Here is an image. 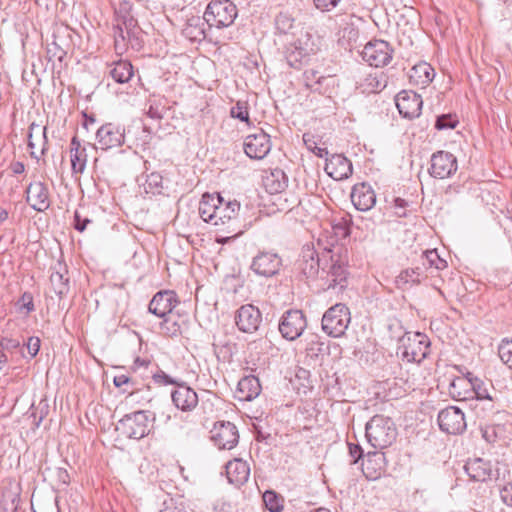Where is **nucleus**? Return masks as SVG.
I'll return each mask as SVG.
<instances>
[{
  "mask_svg": "<svg viewBox=\"0 0 512 512\" xmlns=\"http://www.w3.org/2000/svg\"><path fill=\"white\" fill-rule=\"evenodd\" d=\"M342 252L341 246H332L322 253V271L319 279L324 281L327 289L343 290L347 286V259Z\"/></svg>",
  "mask_w": 512,
  "mask_h": 512,
  "instance_id": "nucleus-1",
  "label": "nucleus"
},
{
  "mask_svg": "<svg viewBox=\"0 0 512 512\" xmlns=\"http://www.w3.org/2000/svg\"><path fill=\"white\" fill-rule=\"evenodd\" d=\"M10 169L14 174H22L25 171V165L20 161L12 162Z\"/></svg>",
  "mask_w": 512,
  "mask_h": 512,
  "instance_id": "nucleus-62",
  "label": "nucleus"
},
{
  "mask_svg": "<svg viewBox=\"0 0 512 512\" xmlns=\"http://www.w3.org/2000/svg\"><path fill=\"white\" fill-rule=\"evenodd\" d=\"M438 424L443 432L452 435L461 434L467 426L464 413L455 406H449L439 412Z\"/></svg>",
  "mask_w": 512,
  "mask_h": 512,
  "instance_id": "nucleus-11",
  "label": "nucleus"
},
{
  "mask_svg": "<svg viewBox=\"0 0 512 512\" xmlns=\"http://www.w3.org/2000/svg\"><path fill=\"white\" fill-rule=\"evenodd\" d=\"M424 275L423 269L420 267L407 268L400 272L396 277L395 283L398 289L403 291L420 284Z\"/></svg>",
  "mask_w": 512,
  "mask_h": 512,
  "instance_id": "nucleus-33",
  "label": "nucleus"
},
{
  "mask_svg": "<svg viewBox=\"0 0 512 512\" xmlns=\"http://www.w3.org/2000/svg\"><path fill=\"white\" fill-rule=\"evenodd\" d=\"M235 322L240 331L254 333L262 322V314L256 306L245 304L237 310Z\"/></svg>",
  "mask_w": 512,
  "mask_h": 512,
  "instance_id": "nucleus-17",
  "label": "nucleus"
},
{
  "mask_svg": "<svg viewBox=\"0 0 512 512\" xmlns=\"http://www.w3.org/2000/svg\"><path fill=\"white\" fill-rule=\"evenodd\" d=\"M473 378L468 373L467 377H456L449 385L450 395L457 400H467L472 397Z\"/></svg>",
  "mask_w": 512,
  "mask_h": 512,
  "instance_id": "nucleus-32",
  "label": "nucleus"
},
{
  "mask_svg": "<svg viewBox=\"0 0 512 512\" xmlns=\"http://www.w3.org/2000/svg\"><path fill=\"white\" fill-rule=\"evenodd\" d=\"M270 150V136L263 130L248 135L244 141V151L251 159H263Z\"/></svg>",
  "mask_w": 512,
  "mask_h": 512,
  "instance_id": "nucleus-18",
  "label": "nucleus"
},
{
  "mask_svg": "<svg viewBox=\"0 0 512 512\" xmlns=\"http://www.w3.org/2000/svg\"><path fill=\"white\" fill-rule=\"evenodd\" d=\"M130 381L129 377L121 374L114 377L113 382L116 387H121Z\"/></svg>",
  "mask_w": 512,
  "mask_h": 512,
  "instance_id": "nucleus-63",
  "label": "nucleus"
},
{
  "mask_svg": "<svg viewBox=\"0 0 512 512\" xmlns=\"http://www.w3.org/2000/svg\"><path fill=\"white\" fill-rule=\"evenodd\" d=\"M1 345L7 349H15L20 346V342L12 338H3L1 341Z\"/></svg>",
  "mask_w": 512,
  "mask_h": 512,
  "instance_id": "nucleus-61",
  "label": "nucleus"
},
{
  "mask_svg": "<svg viewBox=\"0 0 512 512\" xmlns=\"http://www.w3.org/2000/svg\"><path fill=\"white\" fill-rule=\"evenodd\" d=\"M26 347L31 358L35 357L40 349V339L35 336L28 338Z\"/></svg>",
  "mask_w": 512,
  "mask_h": 512,
  "instance_id": "nucleus-55",
  "label": "nucleus"
},
{
  "mask_svg": "<svg viewBox=\"0 0 512 512\" xmlns=\"http://www.w3.org/2000/svg\"><path fill=\"white\" fill-rule=\"evenodd\" d=\"M163 178L158 172H152L147 175L146 181L144 183V189L146 193H159L162 188Z\"/></svg>",
  "mask_w": 512,
  "mask_h": 512,
  "instance_id": "nucleus-46",
  "label": "nucleus"
},
{
  "mask_svg": "<svg viewBox=\"0 0 512 512\" xmlns=\"http://www.w3.org/2000/svg\"><path fill=\"white\" fill-rule=\"evenodd\" d=\"M19 309L26 310V313L34 311L33 296L30 292H24L18 301Z\"/></svg>",
  "mask_w": 512,
  "mask_h": 512,
  "instance_id": "nucleus-52",
  "label": "nucleus"
},
{
  "mask_svg": "<svg viewBox=\"0 0 512 512\" xmlns=\"http://www.w3.org/2000/svg\"><path fill=\"white\" fill-rule=\"evenodd\" d=\"M304 78H305L306 86L308 88H310L313 91L320 92V93L322 92L321 87H322L323 82L330 79V77H325V76L319 75V72L315 71L313 69L305 71Z\"/></svg>",
  "mask_w": 512,
  "mask_h": 512,
  "instance_id": "nucleus-42",
  "label": "nucleus"
},
{
  "mask_svg": "<svg viewBox=\"0 0 512 512\" xmlns=\"http://www.w3.org/2000/svg\"><path fill=\"white\" fill-rule=\"evenodd\" d=\"M307 326V320L301 310H288L286 311L278 325L281 336L288 340L294 341L298 339L304 332Z\"/></svg>",
  "mask_w": 512,
  "mask_h": 512,
  "instance_id": "nucleus-9",
  "label": "nucleus"
},
{
  "mask_svg": "<svg viewBox=\"0 0 512 512\" xmlns=\"http://www.w3.org/2000/svg\"><path fill=\"white\" fill-rule=\"evenodd\" d=\"M341 0H313L316 9L321 12H329L334 9Z\"/></svg>",
  "mask_w": 512,
  "mask_h": 512,
  "instance_id": "nucleus-54",
  "label": "nucleus"
},
{
  "mask_svg": "<svg viewBox=\"0 0 512 512\" xmlns=\"http://www.w3.org/2000/svg\"><path fill=\"white\" fill-rule=\"evenodd\" d=\"M178 304L179 300L174 291L162 290L153 296L148 305V311L159 318H165L172 314Z\"/></svg>",
  "mask_w": 512,
  "mask_h": 512,
  "instance_id": "nucleus-16",
  "label": "nucleus"
},
{
  "mask_svg": "<svg viewBox=\"0 0 512 512\" xmlns=\"http://www.w3.org/2000/svg\"><path fill=\"white\" fill-rule=\"evenodd\" d=\"M25 195L27 204L37 212H45L51 205L49 188L42 181L30 182L25 190Z\"/></svg>",
  "mask_w": 512,
  "mask_h": 512,
  "instance_id": "nucleus-12",
  "label": "nucleus"
},
{
  "mask_svg": "<svg viewBox=\"0 0 512 512\" xmlns=\"http://www.w3.org/2000/svg\"><path fill=\"white\" fill-rule=\"evenodd\" d=\"M472 395L479 401H486V408L489 410H494L496 403L499 401L497 391L491 385L488 386L477 377L473 378Z\"/></svg>",
  "mask_w": 512,
  "mask_h": 512,
  "instance_id": "nucleus-30",
  "label": "nucleus"
},
{
  "mask_svg": "<svg viewBox=\"0 0 512 512\" xmlns=\"http://www.w3.org/2000/svg\"><path fill=\"white\" fill-rule=\"evenodd\" d=\"M225 468L228 481L231 484L241 486L248 481L250 476V467L246 461L235 458L234 460L229 461Z\"/></svg>",
  "mask_w": 512,
  "mask_h": 512,
  "instance_id": "nucleus-26",
  "label": "nucleus"
},
{
  "mask_svg": "<svg viewBox=\"0 0 512 512\" xmlns=\"http://www.w3.org/2000/svg\"><path fill=\"white\" fill-rule=\"evenodd\" d=\"M111 66L109 75L117 83H127L134 75L133 66L127 60H119Z\"/></svg>",
  "mask_w": 512,
  "mask_h": 512,
  "instance_id": "nucleus-34",
  "label": "nucleus"
},
{
  "mask_svg": "<svg viewBox=\"0 0 512 512\" xmlns=\"http://www.w3.org/2000/svg\"><path fill=\"white\" fill-rule=\"evenodd\" d=\"M152 378H153V381L159 385H176L177 386V384H178L176 380H174L172 377H170L168 374H166L162 370H159L158 372L153 374Z\"/></svg>",
  "mask_w": 512,
  "mask_h": 512,
  "instance_id": "nucleus-53",
  "label": "nucleus"
},
{
  "mask_svg": "<svg viewBox=\"0 0 512 512\" xmlns=\"http://www.w3.org/2000/svg\"><path fill=\"white\" fill-rule=\"evenodd\" d=\"M173 404L184 412H190L198 405V395L186 384H177L171 393Z\"/></svg>",
  "mask_w": 512,
  "mask_h": 512,
  "instance_id": "nucleus-22",
  "label": "nucleus"
},
{
  "mask_svg": "<svg viewBox=\"0 0 512 512\" xmlns=\"http://www.w3.org/2000/svg\"><path fill=\"white\" fill-rule=\"evenodd\" d=\"M303 142L308 150L311 152L315 149H318V139L315 135L311 133L303 134Z\"/></svg>",
  "mask_w": 512,
  "mask_h": 512,
  "instance_id": "nucleus-59",
  "label": "nucleus"
},
{
  "mask_svg": "<svg viewBox=\"0 0 512 512\" xmlns=\"http://www.w3.org/2000/svg\"><path fill=\"white\" fill-rule=\"evenodd\" d=\"M350 455L354 458V463L363 457V450L361 446L357 444H349Z\"/></svg>",
  "mask_w": 512,
  "mask_h": 512,
  "instance_id": "nucleus-60",
  "label": "nucleus"
},
{
  "mask_svg": "<svg viewBox=\"0 0 512 512\" xmlns=\"http://www.w3.org/2000/svg\"><path fill=\"white\" fill-rule=\"evenodd\" d=\"M365 435L374 449H384L396 440L397 430L389 417L375 415L367 422Z\"/></svg>",
  "mask_w": 512,
  "mask_h": 512,
  "instance_id": "nucleus-3",
  "label": "nucleus"
},
{
  "mask_svg": "<svg viewBox=\"0 0 512 512\" xmlns=\"http://www.w3.org/2000/svg\"><path fill=\"white\" fill-rule=\"evenodd\" d=\"M435 77L434 68L427 62L414 65L409 72L410 82L421 88L427 87Z\"/></svg>",
  "mask_w": 512,
  "mask_h": 512,
  "instance_id": "nucleus-31",
  "label": "nucleus"
},
{
  "mask_svg": "<svg viewBox=\"0 0 512 512\" xmlns=\"http://www.w3.org/2000/svg\"><path fill=\"white\" fill-rule=\"evenodd\" d=\"M500 497L507 506L512 507V483L505 485L500 490Z\"/></svg>",
  "mask_w": 512,
  "mask_h": 512,
  "instance_id": "nucleus-58",
  "label": "nucleus"
},
{
  "mask_svg": "<svg viewBox=\"0 0 512 512\" xmlns=\"http://www.w3.org/2000/svg\"><path fill=\"white\" fill-rule=\"evenodd\" d=\"M298 267L307 279L319 278L322 271V255L319 256L312 245H305L301 251Z\"/></svg>",
  "mask_w": 512,
  "mask_h": 512,
  "instance_id": "nucleus-15",
  "label": "nucleus"
},
{
  "mask_svg": "<svg viewBox=\"0 0 512 512\" xmlns=\"http://www.w3.org/2000/svg\"><path fill=\"white\" fill-rule=\"evenodd\" d=\"M47 53L51 54V58L59 61H62L66 55V52L55 41L48 45Z\"/></svg>",
  "mask_w": 512,
  "mask_h": 512,
  "instance_id": "nucleus-57",
  "label": "nucleus"
},
{
  "mask_svg": "<svg viewBox=\"0 0 512 512\" xmlns=\"http://www.w3.org/2000/svg\"><path fill=\"white\" fill-rule=\"evenodd\" d=\"M237 13L236 5L230 0H213L204 12V20L210 27L221 29L232 25Z\"/></svg>",
  "mask_w": 512,
  "mask_h": 512,
  "instance_id": "nucleus-4",
  "label": "nucleus"
},
{
  "mask_svg": "<svg viewBox=\"0 0 512 512\" xmlns=\"http://www.w3.org/2000/svg\"><path fill=\"white\" fill-rule=\"evenodd\" d=\"M457 171L456 157L447 151H438L431 156L429 173L432 177L445 179Z\"/></svg>",
  "mask_w": 512,
  "mask_h": 512,
  "instance_id": "nucleus-14",
  "label": "nucleus"
},
{
  "mask_svg": "<svg viewBox=\"0 0 512 512\" xmlns=\"http://www.w3.org/2000/svg\"><path fill=\"white\" fill-rule=\"evenodd\" d=\"M264 185L271 194L279 193L287 187V177L282 170L276 169L266 176Z\"/></svg>",
  "mask_w": 512,
  "mask_h": 512,
  "instance_id": "nucleus-36",
  "label": "nucleus"
},
{
  "mask_svg": "<svg viewBox=\"0 0 512 512\" xmlns=\"http://www.w3.org/2000/svg\"><path fill=\"white\" fill-rule=\"evenodd\" d=\"M261 392V384L257 377L248 375L240 379L237 385L236 397L240 401H252Z\"/></svg>",
  "mask_w": 512,
  "mask_h": 512,
  "instance_id": "nucleus-28",
  "label": "nucleus"
},
{
  "mask_svg": "<svg viewBox=\"0 0 512 512\" xmlns=\"http://www.w3.org/2000/svg\"><path fill=\"white\" fill-rule=\"evenodd\" d=\"M431 342L428 336L420 332H406L399 339L397 355L407 363L420 364L428 357Z\"/></svg>",
  "mask_w": 512,
  "mask_h": 512,
  "instance_id": "nucleus-2",
  "label": "nucleus"
},
{
  "mask_svg": "<svg viewBox=\"0 0 512 512\" xmlns=\"http://www.w3.org/2000/svg\"><path fill=\"white\" fill-rule=\"evenodd\" d=\"M160 329L163 334L169 337H177L181 334V324L174 319L173 313L163 318Z\"/></svg>",
  "mask_w": 512,
  "mask_h": 512,
  "instance_id": "nucleus-41",
  "label": "nucleus"
},
{
  "mask_svg": "<svg viewBox=\"0 0 512 512\" xmlns=\"http://www.w3.org/2000/svg\"><path fill=\"white\" fill-rule=\"evenodd\" d=\"M423 101L419 94L413 91H401L396 96V106L399 113L408 119H413L421 114Z\"/></svg>",
  "mask_w": 512,
  "mask_h": 512,
  "instance_id": "nucleus-19",
  "label": "nucleus"
},
{
  "mask_svg": "<svg viewBox=\"0 0 512 512\" xmlns=\"http://www.w3.org/2000/svg\"><path fill=\"white\" fill-rule=\"evenodd\" d=\"M393 52V48L387 41L374 39L364 46L361 56L370 66L378 68L384 67L391 62Z\"/></svg>",
  "mask_w": 512,
  "mask_h": 512,
  "instance_id": "nucleus-7",
  "label": "nucleus"
},
{
  "mask_svg": "<svg viewBox=\"0 0 512 512\" xmlns=\"http://www.w3.org/2000/svg\"><path fill=\"white\" fill-rule=\"evenodd\" d=\"M222 196L217 194H203L199 203V214L200 217L207 223L215 225L217 218L218 204H221Z\"/></svg>",
  "mask_w": 512,
  "mask_h": 512,
  "instance_id": "nucleus-27",
  "label": "nucleus"
},
{
  "mask_svg": "<svg viewBox=\"0 0 512 512\" xmlns=\"http://www.w3.org/2000/svg\"><path fill=\"white\" fill-rule=\"evenodd\" d=\"M326 173L334 180L340 181L352 175L353 167L349 159L341 154H334L326 159Z\"/></svg>",
  "mask_w": 512,
  "mask_h": 512,
  "instance_id": "nucleus-23",
  "label": "nucleus"
},
{
  "mask_svg": "<svg viewBox=\"0 0 512 512\" xmlns=\"http://www.w3.org/2000/svg\"><path fill=\"white\" fill-rule=\"evenodd\" d=\"M117 429L127 438L136 440L144 438L151 430L149 412L139 410L124 415L120 419Z\"/></svg>",
  "mask_w": 512,
  "mask_h": 512,
  "instance_id": "nucleus-6",
  "label": "nucleus"
},
{
  "mask_svg": "<svg viewBox=\"0 0 512 512\" xmlns=\"http://www.w3.org/2000/svg\"><path fill=\"white\" fill-rule=\"evenodd\" d=\"M50 282L52 285V288L54 292L59 296L62 297L66 295L69 291V280L64 276V274L60 272H53L50 275Z\"/></svg>",
  "mask_w": 512,
  "mask_h": 512,
  "instance_id": "nucleus-40",
  "label": "nucleus"
},
{
  "mask_svg": "<svg viewBox=\"0 0 512 512\" xmlns=\"http://www.w3.org/2000/svg\"><path fill=\"white\" fill-rule=\"evenodd\" d=\"M282 267L281 256L273 251H259L252 259L250 269L258 276L270 278L277 275Z\"/></svg>",
  "mask_w": 512,
  "mask_h": 512,
  "instance_id": "nucleus-8",
  "label": "nucleus"
},
{
  "mask_svg": "<svg viewBox=\"0 0 512 512\" xmlns=\"http://www.w3.org/2000/svg\"><path fill=\"white\" fill-rule=\"evenodd\" d=\"M383 72L369 74L361 84L364 92L376 93L386 87V79Z\"/></svg>",
  "mask_w": 512,
  "mask_h": 512,
  "instance_id": "nucleus-37",
  "label": "nucleus"
},
{
  "mask_svg": "<svg viewBox=\"0 0 512 512\" xmlns=\"http://www.w3.org/2000/svg\"><path fill=\"white\" fill-rule=\"evenodd\" d=\"M385 468V456L380 451H368L362 462V471L367 479L376 480Z\"/></svg>",
  "mask_w": 512,
  "mask_h": 512,
  "instance_id": "nucleus-25",
  "label": "nucleus"
},
{
  "mask_svg": "<svg viewBox=\"0 0 512 512\" xmlns=\"http://www.w3.org/2000/svg\"><path fill=\"white\" fill-rule=\"evenodd\" d=\"M332 229L334 234L339 238H346L350 234L349 224L345 218H342L341 221L333 224Z\"/></svg>",
  "mask_w": 512,
  "mask_h": 512,
  "instance_id": "nucleus-51",
  "label": "nucleus"
},
{
  "mask_svg": "<svg viewBox=\"0 0 512 512\" xmlns=\"http://www.w3.org/2000/svg\"><path fill=\"white\" fill-rule=\"evenodd\" d=\"M498 354L502 362L512 369V340H502Z\"/></svg>",
  "mask_w": 512,
  "mask_h": 512,
  "instance_id": "nucleus-48",
  "label": "nucleus"
},
{
  "mask_svg": "<svg viewBox=\"0 0 512 512\" xmlns=\"http://www.w3.org/2000/svg\"><path fill=\"white\" fill-rule=\"evenodd\" d=\"M350 322L349 308L345 304L338 303L324 313L321 325L327 335L338 338L345 334Z\"/></svg>",
  "mask_w": 512,
  "mask_h": 512,
  "instance_id": "nucleus-5",
  "label": "nucleus"
},
{
  "mask_svg": "<svg viewBox=\"0 0 512 512\" xmlns=\"http://www.w3.org/2000/svg\"><path fill=\"white\" fill-rule=\"evenodd\" d=\"M125 141V131L113 123H106L96 131V148L108 150L120 147Z\"/></svg>",
  "mask_w": 512,
  "mask_h": 512,
  "instance_id": "nucleus-13",
  "label": "nucleus"
},
{
  "mask_svg": "<svg viewBox=\"0 0 512 512\" xmlns=\"http://www.w3.org/2000/svg\"><path fill=\"white\" fill-rule=\"evenodd\" d=\"M350 197L354 207L359 211H368L376 204L373 188L364 182L354 185Z\"/></svg>",
  "mask_w": 512,
  "mask_h": 512,
  "instance_id": "nucleus-21",
  "label": "nucleus"
},
{
  "mask_svg": "<svg viewBox=\"0 0 512 512\" xmlns=\"http://www.w3.org/2000/svg\"><path fill=\"white\" fill-rule=\"evenodd\" d=\"M328 349V346L325 342L321 341L318 335H311L306 351L307 355L311 358H317L319 355L323 354Z\"/></svg>",
  "mask_w": 512,
  "mask_h": 512,
  "instance_id": "nucleus-43",
  "label": "nucleus"
},
{
  "mask_svg": "<svg viewBox=\"0 0 512 512\" xmlns=\"http://www.w3.org/2000/svg\"><path fill=\"white\" fill-rule=\"evenodd\" d=\"M239 209L240 204L236 200L225 202L222 198L221 204H218L215 225L225 224L226 222L236 218Z\"/></svg>",
  "mask_w": 512,
  "mask_h": 512,
  "instance_id": "nucleus-35",
  "label": "nucleus"
},
{
  "mask_svg": "<svg viewBox=\"0 0 512 512\" xmlns=\"http://www.w3.org/2000/svg\"><path fill=\"white\" fill-rule=\"evenodd\" d=\"M263 502L270 512H281L283 510V499L274 491H266L263 494Z\"/></svg>",
  "mask_w": 512,
  "mask_h": 512,
  "instance_id": "nucleus-44",
  "label": "nucleus"
},
{
  "mask_svg": "<svg viewBox=\"0 0 512 512\" xmlns=\"http://www.w3.org/2000/svg\"><path fill=\"white\" fill-rule=\"evenodd\" d=\"M91 222V220L87 217H82L81 214L78 211L74 212V228L79 231L83 232L87 225Z\"/></svg>",
  "mask_w": 512,
  "mask_h": 512,
  "instance_id": "nucleus-56",
  "label": "nucleus"
},
{
  "mask_svg": "<svg viewBox=\"0 0 512 512\" xmlns=\"http://www.w3.org/2000/svg\"><path fill=\"white\" fill-rule=\"evenodd\" d=\"M47 127L31 123L28 133V148L32 158L39 161L48 150Z\"/></svg>",
  "mask_w": 512,
  "mask_h": 512,
  "instance_id": "nucleus-20",
  "label": "nucleus"
},
{
  "mask_svg": "<svg viewBox=\"0 0 512 512\" xmlns=\"http://www.w3.org/2000/svg\"><path fill=\"white\" fill-rule=\"evenodd\" d=\"M210 434V438L215 446L221 450H231L239 441L237 427L229 421L216 422Z\"/></svg>",
  "mask_w": 512,
  "mask_h": 512,
  "instance_id": "nucleus-10",
  "label": "nucleus"
},
{
  "mask_svg": "<svg viewBox=\"0 0 512 512\" xmlns=\"http://www.w3.org/2000/svg\"><path fill=\"white\" fill-rule=\"evenodd\" d=\"M292 44L298 46V49L308 56L315 54L319 50L314 37L308 32H301L300 36Z\"/></svg>",
  "mask_w": 512,
  "mask_h": 512,
  "instance_id": "nucleus-38",
  "label": "nucleus"
},
{
  "mask_svg": "<svg viewBox=\"0 0 512 512\" xmlns=\"http://www.w3.org/2000/svg\"><path fill=\"white\" fill-rule=\"evenodd\" d=\"M285 57L289 66L298 69L303 63V61L309 56L304 54V52L301 51L300 49H298V46H295L292 43H290L286 48Z\"/></svg>",
  "mask_w": 512,
  "mask_h": 512,
  "instance_id": "nucleus-39",
  "label": "nucleus"
},
{
  "mask_svg": "<svg viewBox=\"0 0 512 512\" xmlns=\"http://www.w3.org/2000/svg\"><path fill=\"white\" fill-rule=\"evenodd\" d=\"M70 161L73 174H82L85 171L87 163L86 147L81 145L80 140L74 136L70 142Z\"/></svg>",
  "mask_w": 512,
  "mask_h": 512,
  "instance_id": "nucleus-29",
  "label": "nucleus"
},
{
  "mask_svg": "<svg viewBox=\"0 0 512 512\" xmlns=\"http://www.w3.org/2000/svg\"><path fill=\"white\" fill-rule=\"evenodd\" d=\"M230 116L250 124L248 103L246 101H237L230 109Z\"/></svg>",
  "mask_w": 512,
  "mask_h": 512,
  "instance_id": "nucleus-47",
  "label": "nucleus"
},
{
  "mask_svg": "<svg viewBox=\"0 0 512 512\" xmlns=\"http://www.w3.org/2000/svg\"><path fill=\"white\" fill-rule=\"evenodd\" d=\"M276 30L281 34H288L294 28V19L288 13H279L275 19Z\"/></svg>",
  "mask_w": 512,
  "mask_h": 512,
  "instance_id": "nucleus-45",
  "label": "nucleus"
},
{
  "mask_svg": "<svg viewBox=\"0 0 512 512\" xmlns=\"http://www.w3.org/2000/svg\"><path fill=\"white\" fill-rule=\"evenodd\" d=\"M458 121L455 120L452 115H441L438 116L435 122V127L438 130L453 129L456 127Z\"/></svg>",
  "mask_w": 512,
  "mask_h": 512,
  "instance_id": "nucleus-50",
  "label": "nucleus"
},
{
  "mask_svg": "<svg viewBox=\"0 0 512 512\" xmlns=\"http://www.w3.org/2000/svg\"><path fill=\"white\" fill-rule=\"evenodd\" d=\"M424 255L430 267H434L437 270H443L447 267L446 260L440 258L436 249L428 250L424 253Z\"/></svg>",
  "mask_w": 512,
  "mask_h": 512,
  "instance_id": "nucleus-49",
  "label": "nucleus"
},
{
  "mask_svg": "<svg viewBox=\"0 0 512 512\" xmlns=\"http://www.w3.org/2000/svg\"><path fill=\"white\" fill-rule=\"evenodd\" d=\"M464 469L470 479L476 482H485L497 478L493 473L491 463L482 458L467 461Z\"/></svg>",
  "mask_w": 512,
  "mask_h": 512,
  "instance_id": "nucleus-24",
  "label": "nucleus"
},
{
  "mask_svg": "<svg viewBox=\"0 0 512 512\" xmlns=\"http://www.w3.org/2000/svg\"><path fill=\"white\" fill-rule=\"evenodd\" d=\"M114 29L115 43L117 44L119 39L124 41L126 39V35L124 34L123 28L118 25Z\"/></svg>",
  "mask_w": 512,
  "mask_h": 512,
  "instance_id": "nucleus-64",
  "label": "nucleus"
}]
</instances>
